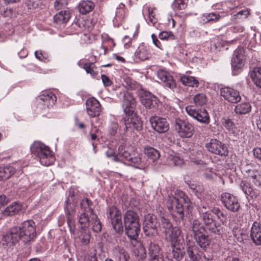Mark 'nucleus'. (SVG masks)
<instances>
[{
  "label": "nucleus",
  "instance_id": "obj_1",
  "mask_svg": "<svg viewBox=\"0 0 261 261\" xmlns=\"http://www.w3.org/2000/svg\"><path fill=\"white\" fill-rule=\"evenodd\" d=\"M36 237V224L31 220L24 221L19 226L12 227L3 237L7 245L14 244L21 239L25 243L33 242Z\"/></svg>",
  "mask_w": 261,
  "mask_h": 261
},
{
  "label": "nucleus",
  "instance_id": "obj_2",
  "mask_svg": "<svg viewBox=\"0 0 261 261\" xmlns=\"http://www.w3.org/2000/svg\"><path fill=\"white\" fill-rule=\"evenodd\" d=\"M166 205L172 217L177 221L182 220L184 212L189 213L193 207L189 198L180 190L176 191L174 195L168 196Z\"/></svg>",
  "mask_w": 261,
  "mask_h": 261
},
{
  "label": "nucleus",
  "instance_id": "obj_3",
  "mask_svg": "<svg viewBox=\"0 0 261 261\" xmlns=\"http://www.w3.org/2000/svg\"><path fill=\"white\" fill-rule=\"evenodd\" d=\"M92 202L88 198L83 199L80 203V215L78 222L80 225L77 229V237L83 243L89 242L90 236L88 228L89 226V217L95 214L91 207Z\"/></svg>",
  "mask_w": 261,
  "mask_h": 261
},
{
  "label": "nucleus",
  "instance_id": "obj_4",
  "mask_svg": "<svg viewBox=\"0 0 261 261\" xmlns=\"http://www.w3.org/2000/svg\"><path fill=\"white\" fill-rule=\"evenodd\" d=\"M135 103V100L132 94L127 91L124 92L122 108L125 114V117L124 118L125 132L129 129L140 130L142 127L140 119L134 113Z\"/></svg>",
  "mask_w": 261,
  "mask_h": 261
},
{
  "label": "nucleus",
  "instance_id": "obj_5",
  "mask_svg": "<svg viewBox=\"0 0 261 261\" xmlns=\"http://www.w3.org/2000/svg\"><path fill=\"white\" fill-rule=\"evenodd\" d=\"M30 149L33 155L35 156L40 164L48 166L52 165L55 158L49 149L40 141H35L31 146Z\"/></svg>",
  "mask_w": 261,
  "mask_h": 261
},
{
  "label": "nucleus",
  "instance_id": "obj_6",
  "mask_svg": "<svg viewBox=\"0 0 261 261\" xmlns=\"http://www.w3.org/2000/svg\"><path fill=\"white\" fill-rule=\"evenodd\" d=\"M124 223L126 233L128 237L136 240L140 231L139 218L137 213L132 211H127L124 216Z\"/></svg>",
  "mask_w": 261,
  "mask_h": 261
},
{
  "label": "nucleus",
  "instance_id": "obj_7",
  "mask_svg": "<svg viewBox=\"0 0 261 261\" xmlns=\"http://www.w3.org/2000/svg\"><path fill=\"white\" fill-rule=\"evenodd\" d=\"M76 200L74 197L73 191L70 190L65 202V212L67 219V223L71 233L77 236V230H76L74 221L75 216L74 206Z\"/></svg>",
  "mask_w": 261,
  "mask_h": 261
},
{
  "label": "nucleus",
  "instance_id": "obj_8",
  "mask_svg": "<svg viewBox=\"0 0 261 261\" xmlns=\"http://www.w3.org/2000/svg\"><path fill=\"white\" fill-rule=\"evenodd\" d=\"M192 228L196 242L200 248L206 250L210 246L211 240L203 224L198 220L195 219L193 221Z\"/></svg>",
  "mask_w": 261,
  "mask_h": 261
},
{
  "label": "nucleus",
  "instance_id": "obj_9",
  "mask_svg": "<svg viewBox=\"0 0 261 261\" xmlns=\"http://www.w3.org/2000/svg\"><path fill=\"white\" fill-rule=\"evenodd\" d=\"M107 217L111 220L113 227L118 233L123 231V225L121 220V212L115 206H112L107 209Z\"/></svg>",
  "mask_w": 261,
  "mask_h": 261
},
{
  "label": "nucleus",
  "instance_id": "obj_10",
  "mask_svg": "<svg viewBox=\"0 0 261 261\" xmlns=\"http://www.w3.org/2000/svg\"><path fill=\"white\" fill-rule=\"evenodd\" d=\"M158 222L154 215L148 214L144 217L143 230L146 236L154 238L157 236Z\"/></svg>",
  "mask_w": 261,
  "mask_h": 261
},
{
  "label": "nucleus",
  "instance_id": "obj_11",
  "mask_svg": "<svg viewBox=\"0 0 261 261\" xmlns=\"http://www.w3.org/2000/svg\"><path fill=\"white\" fill-rule=\"evenodd\" d=\"M221 201L228 210L237 212L240 208V204L236 196L228 192H224L221 195Z\"/></svg>",
  "mask_w": 261,
  "mask_h": 261
},
{
  "label": "nucleus",
  "instance_id": "obj_12",
  "mask_svg": "<svg viewBox=\"0 0 261 261\" xmlns=\"http://www.w3.org/2000/svg\"><path fill=\"white\" fill-rule=\"evenodd\" d=\"M207 150L211 153L221 156L228 155V150L225 144L217 139H211L205 145Z\"/></svg>",
  "mask_w": 261,
  "mask_h": 261
},
{
  "label": "nucleus",
  "instance_id": "obj_13",
  "mask_svg": "<svg viewBox=\"0 0 261 261\" xmlns=\"http://www.w3.org/2000/svg\"><path fill=\"white\" fill-rule=\"evenodd\" d=\"M185 109L187 114L197 121L204 124L210 122L209 115L205 110H196L192 106H187Z\"/></svg>",
  "mask_w": 261,
  "mask_h": 261
},
{
  "label": "nucleus",
  "instance_id": "obj_14",
  "mask_svg": "<svg viewBox=\"0 0 261 261\" xmlns=\"http://www.w3.org/2000/svg\"><path fill=\"white\" fill-rule=\"evenodd\" d=\"M175 128L181 138H190L193 135L194 127L189 122L182 120L176 121Z\"/></svg>",
  "mask_w": 261,
  "mask_h": 261
},
{
  "label": "nucleus",
  "instance_id": "obj_15",
  "mask_svg": "<svg viewBox=\"0 0 261 261\" xmlns=\"http://www.w3.org/2000/svg\"><path fill=\"white\" fill-rule=\"evenodd\" d=\"M86 111L90 117H98L101 112V107L99 102L94 97H90L86 101Z\"/></svg>",
  "mask_w": 261,
  "mask_h": 261
},
{
  "label": "nucleus",
  "instance_id": "obj_16",
  "mask_svg": "<svg viewBox=\"0 0 261 261\" xmlns=\"http://www.w3.org/2000/svg\"><path fill=\"white\" fill-rule=\"evenodd\" d=\"M149 121L152 128L159 133H164L169 129V123L164 118L153 116Z\"/></svg>",
  "mask_w": 261,
  "mask_h": 261
},
{
  "label": "nucleus",
  "instance_id": "obj_17",
  "mask_svg": "<svg viewBox=\"0 0 261 261\" xmlns=\"http://www.w3.org/2000/svg\"><path fill=\"white\" fill-rule=\"evenodd\" d=\"M220 94L226 100L231 103H237L241 99L239 92L229 87L222 88Z\"/></svg>",
  "mask_w": 261,
  "mask_h": 261
},
{
  "label": "nucleus",
  "instance_id": "obj_18",
  "mask_svg": "<svg viewBox=\"0 0 261 261\" xmlns=\"http://www.w3.org/2000/svg\"><path fill=\"white\" fill-rule=\"evenodd\" d=\"M245 62L244 49L243 47L237 48L233 53L231 64L233 70L242 68Z\"/></svg>",
  "mask_w": 261,
  "mask_h": 261
},
{
  "label": "nucleus",
  "instance_id": "obj_19",
  "mask_svg": "<svg viewBox=\"0 0 261 261\" xmlns=\"http://www.w3.org/2000/svg\"><path fill=\"white\" fill-rule=\"evenodd\" d=\"M140 100L142 105L146 108L148 109L154 107L158 102V99L156 96L147 91L142 92L140 96Z\"/></svg>",
  "mask_w": 261,
  "mask_h": 261
},
{
  "label": "nucleus",
  "instance_id": "obj_20",
  "mask_svg": "<svg viewBox=\"0 0 261 261\" xmlns=\"http://www.w3.org/2000/svg\"><path fill=\"white\" fill-rule=\"evenodd\" d=\"M150 55L149 47L144 43L140 44L137 48L134 59L137 61H145L149 58Z\"/></svg>",
  "mask_w": 261,
  "mask_h": 261
},
{
  "label": "nucleus",
  "instance_id": "obj_21",
  "mask_svg": "<svg viewBox=\"0 0 261 261\" xmlns=\"http://www.w3.org/2000/svg\"><path fill=\"white\" fill-rule=\"evenodd\" d=\"M37 100L42 103L47 108L52 107L56 102L57 97L56 95L51 92H45L44 93L39 95L37 98Z\"/></svg>",
  "mask_w": 261,
  "mask_h": 261
},
{
  "label": "nucleus",
  "instance_id": "obj_22",
  "mask_svg": "<svg viewBox=\"0 0 261 261\" xmlns=\"http://www.w3.org/2000/svg\"><path fill=\"white\" fill-rule=\"evenodd\" d=\"M157 76L161 82L164 83L165 86L171 89L175 88V84L172 76L167 71L160 70L157 72Z\"/></svg>",
  "mask_w": 261,
  "mask_h": 261
},
{
  "label": "nucleus",
  "instance_id": "obj_23",
  "mask_svg": "<svg viewBox=\"0 0 261 261\" xmlns=\"http://www.w3.org/2000/svg\"><path fill=\"white\" fill-rule=\"evenodd\" d=\"M199 249L194 242L188 241L187 242V253L188 257L192 261H199L200 255Z\"/></svg>",
  "mask_w": 261,
  "mask_h": 261
},
{
  "label": "nucleus",
  "instance_id": "obj_24",
  "mask_svg": "<svg viewBox=\"0 0 261 261\" xmlns=\"http://www.w3.org/2000/svg\"><path fill=\"white\" fill-rule=\"evenodd\" d=\"M250 236L253 242L257 245H261V223H253L250 231Z\"/></svg>",
  "mask_w": 261,
  "mask_h": 261
},
{
  "label": "nucleus",
  "instance_id": "obj_25",
  "mask_svg": "<svg viewBox=\"0 0 261 261\" xmlns=\"http://www.w3.org/2000/svg\"><path fill=\"white\" fill-rule=\"evenodd\" d=\"M113 254L117 261H130L128 253L121 246H116L113 250Z\"/></svg>",
  "mask_w": 261,
  "mask_h": 261
},
{
  "label": "nucleus",
  "instance_id": "obj_26",
  "mask_svg": "<svg viewBox=\"0 0 261 261\" xmlns=\"http://www.w3.org/2000/svg\"><path fill=\"white\" fill-rule=\"evenodd\" d=\"M180 81L185 86L197 88L199 86L198 78L187 74H182L180 76Z\"/></svg>",
  "mask_w": 261,
  "mask_h": 261
},
{
  "label": "nucleus",
  "instance_id": "obj_27",
  "mask_svg": "<svg viewBox=\"0 0 261 261\" xmlns=\"http://www.w3.org/2000/svg\"><path fill=\"white\" fill-rule=\"evenodd\" d=\"M206 228L211 233L218 236H222L224 232V228L220 224L214 220L205 225Z\"/></svg>",
  "mask_w": 261,
  "mask_h": 261
},
{
  "label": "nucleus",
  "instance_id": "obj_28",
  "mask_svg": "<svg viewBox=\"0 0 261 261\" xmlns=\"http://www.w3.org/2000/svg\"><path fill=\"white\" fill-rule=\"evenodd\" d=\"M222 125L228 131L229 134H232L234 136H237L239 135V130L231 119L228 118L223 119Z\"/></svg>",
  "mask_w": 261,
  "mask_h": 261
},
{
  "label": "nucleus",
  "instance_id": "obj_29",
  "mask_svg": "<svg viewBox=\"0 0 261 261\" xmlns=\"http://www.w3.org/2000/svg\"><path fill=\"white\" fill-rule=\"evenodd\" d=\"M70 18V13L68 10L61 11L54 17V20L57 23H66Z\"/></svg>",
  "mask_w": 261,
  "mask_h": 261
},
{
  "label": "nucleus",
  "instance_id": "obj_30",
  "mask_svg": "<svg viewBox=\"0 0 261 261\" xmlns=\"http://www.w3.org/2000/svg\"><path fill=\"white\" fill-rule=\"evenodd\" d=\"M148 250L149 257L162 254L161 247L151 239L147 240Z\"/></svg>",
  "mask_w": 261,
  "mask_h": 261
},
{
  "label": "nucleus",
  "instance_id": "obj_31",
  "mask_svg": "<svg viewBox=\"0 0 261 261\" xmlns=\"http://www.w3.org/2000/svg\"><path fill=\"white\" fill-rule=\"evenodd\" d=\"M144 153L153 162L157 161L160 156L159 151L150 146H145L144 148Z\"/></svg>",
  "mask_w": 261,
  "mask_h": 261
},
{
  "label": "nucleus",
  "instance_id": "obj_32",
  "mask_svg": "<svg viewBox=\"0 0 261 261\" xmlns=\"http://www.w3.org/2000/svg\"><path fill=\"white\" fill-rule=\"evenodd\" d=\"M250 76L254 84L261 88V67H255L250 72Z\"/></svg>",
  "mask_w": 261,
  "mask_h": 261
},
{
  "label": "nucleus",
  "instance_id": "obj_33",
  "mask_svg": "<svg viewBox=\"0 0 261 261\" xmlns=\"http://www.w3.org/2000/svg\"><path fill=\"white\" fill-rule=\"evenodd\" d=\"M94 4L90 1H84L79 5V12L83 14H85L91 12L94 8Z\"/></svg>",
  "mask_w": 261,
  "mask_h": 261
},
{
  "label": "nucleus",
  "instance_id": "obj_34",
  "mask_svg": "<svg viewBox=\"0 0 261 261\" xmlns=\"http://www.w3.org/2000/svg\"><path fill=\"white\" fill-rule=\"evenodd\" d=\"M21 210V205L15 202L7 207L2 213L6 216H13L17 214Z\"/></svg>",
  "mask_w": 261,
  "mask_h": 261
},
{
  "label": "nucleus",
  "instance_id": "obj_35",
  "mask_svg": "<svg viewBox=\"0 0 261 261\" xmlns=\"http://www.w3.org/2000/svg\"><path fill=\"white\" fill-rule=\"evenodd\" d=\"M16 171L12 166L0 167V180H5L10 178Z\"/></svg>",
  "mask_w": 261,
  "mask_h": 261
},
{
  "label": "nucleus",
  "instance_id": "obj_36",
  "mask_svg": "<svg viewBox=\"0 0 261 261\" xmlns=\"http://www.w3.org/2000/svg\"><path fill=\"white\" fill-rule=\"evenodd\" d=\"M129 162L130 165L140 169H144L146 166L140 155L137 153L133 154Z\"/></svg>",
  "mask_w": 261,
  "mask_h": 261
},
{
  "label": "nucleus",
  "instance_id": "obj_37",
  "mask_svg": "<svg viewBox=\"0 0 261 261\" xmlns=\"http://www.w3.org/2000/svg\"><path fill=\"white\" fill-rule=\"evenodd\" d=\"M83 68L86 71L87 74H90L93 77H95L98 74L97 67L92 62H85Z\"/></svg>",
  "mask_w": 261,
  "mask_h": 261
},
{
  "label": "nucleus",
  "instance_id": "obj_38",
  "mask_svg": "<svg viewBox=\"0 0 261 261\" xmlns=\"http://www.w3.org/2000/svg\"><path fill=\"white\" fill-rule=\"evenodd\" d=\"M221 17L219 13L216 12L203 14L201 16V20L203 23H207L218 21Z\"/></svg>",
  "mask_w": 261,
  "mask_h": 261
},
{
  "label": "nucleus",
  "instance_id": "obj_39",
  "mask_svg": "<svg viewBox=\"0 0 261 261\" xmlns=\"http://www.w3.org/2000/svg\"><path fill=\"white\" fill-rule=\"evenodd\" d=\"M240 187L243 192L246 196H250L251 197L255 196V192L250 184L246 181H242Z\"/></svg>",
  "mask_w": 261,
  "mask_h": 261
},
{
  "label": "nucleus",
  "instance_id": "obj_40",
  "mask_svg": "<svg viewBox=\"0 0 261 261\" xmlns=\"http://www.w3.org/2000/svg\"><path fill=\"white\" fill-rule=\"evenodd\" d=\"M89 218V225H91L92 230L96 232H100L101 230V224L96 215H92Z\"/></svg>",
  "mask_w": 261,
  "mask_h": 261
},
{
  "label": "nucleus",
  "instance_id": "obj_41",
  "mask_svg": "<svg viewBox=\"0 0 261 261\" xmlns=\"http://www.w3.org/2000/svg\"><path fill=\"white\" fill-rule=\"evenodd\" d=\"M170 231L171 233L169 234V239L171 246L176 245L178 241L179 237L181 233V230L178 227H174L172 228Z\"/></svg>",
  "mask_w": 261,
  "mask_h": 261
},
{
  "label": "nucleus",
  "instance_id": "obj_42",
  "mask_svg": "<svg viewBox=\"0 0 261 261\" xmlns=\"http://www.w3.org/2000/svg\"><path fill=\"white\" fill-rule=\"evenodd\" d=\"M193 100L196 107H202L205 105L207 101L205 94L202 93L196 94L194 96Z\"/></svg>",
  "mask_w": 261,
  "mask_h": 261
},
{
  "label": "nucleus",
  "instance_id": "obj_43",
  "mask_svg": "<svg viewBox=\"0 0 261 261\" xmlns=\"http://www.w3.org/2000/svg\"><path fill=\"white\" fill-rule=\"evenodd\" d=\"M251 105L249 102H242L238 105L235 108V112L239 114H245L250 112Z\"/></svg>",
  "mask_w": 261,
  "mask_h": 261
},
{
  "label": "nucleus",
  "instance_id": "obj_44",
  "mask_svg": "<svg viewBox=\"0 0 261 261\" xmlns=\"http://www.w3.org/2000/svg\"><path fill=\"white\" fill-rule=\"evenodd\" d=\"M211 212L215 214L218 220L222 223L223 225H226L227 223L228 219L227 215L219 208L218 207H213Z\"/></svg>",
  "mask_w": 261,
  "mask_h": 261
},
{
  "label": "nucleus",
  "instance_id": "obj_45",
  "mask_svg": "<svg viewBox=\"0 0 261 261\" xmlns=\"http://www.w3.org/2000/svg\"><path fill=\"white\" fill-rule=\"evenodd\" d=\"M251 172L249 177V181L253 182L258 188L261 190V176L257 172L254 173L253 171L248 170Z\"/></svg>",
  "mask_w": 261,
  "mask_h": 261
},
{
  "label": "nucleus",
  "instance_id": "obj_46",
  "mask_svg": "<svg viewBox=\"0 0 261 261\" xmlns=\"http://www.w3.org/2000/svg\"><path fill=\"white\" fill-rule=\"evenodd\" d=\"M232 233L238 242H242L246 238V235L244 230L239 227L233 228Z\"/></svg>",
  "mask_w": 261,
  "mask_h": 261
},
{
  "label": "nucleus",
  "instance_id": "obj_47",
  "mask_svg": "<svg viewBox=\"0 0 261 261\" xmlns=\"http://www.w3.org/2000/svg\"><path fill=\"white\" fill-rule=\"evenodd\" d=\"M200 215L205 225L213 222L215 220L211 212L209 211H203V209H201L200 210Z\"/></svg>",
  "mask_w": 261,
  "mask_h": 261
},
{
  "label": "nucleus",
  "instance_id": "obj_48",
  "mask_svg": "<svg viewBox=\"0 0 261 261\" xmlns=\"http://www.w3.org/2000/svg\"><path fill=\"white\" fill-rule=\"evenodd\" d=\"M161 225L162 228L164 229V232L166 235L170 231L172 228H173L170 221L163 217L161 218Z\"/></svg>",
  "mask_w": 261,
  "mask_h": 261
},
{
  "label": "nucleus",
  "instance_id": "obj_49",
  "mask_svg": "<svg viewBox=\"0 0 261 261\" xmlns=\"http://www.w3.org/2000/svg\"><path fill=\"white\" fill-rule=\"evenodd\" d=\"M172 248L173 257L177 260H180L183 258L185 252L179 247H176V245L171 246Z\"/></svg>",
  "mask_w": 261,
  "mask_h": 261
},
{
  "label": "nucleus",
  "instance_id": "obj_50",
  "mask_svg": "<svg viewBox=\"0 0 261 261\" xmlns=\"http://www.w3.org/2000/svg\"><path fill=\"white\" fill-rule=\"evenodd\" d=\"M168 160L171 165L174 166H180L184 164L183 160L176 155H170Z\"/></svg>",
  "mask_w": 261,
  "mask_h": 261
},
{
  "label": "nucleus",
  "instance_id": "obj_51",
  "mask_svg": "<svg viewBox=\"0 0 261 261\" xmlns=\"http://www.w3.org/2000/svg\"><path fill=\"white\" fill-rule=\"evenodd\" d=\"M250 15L249 11L248 9H244L238 12L237 14L232 16L233 20L244 19Z\"/></svg>",
  "mask_w": 261,
  "mask_h": 261
},
{
  "label": "nucleus",
  "instance_id": "obj_52",
  "mask_svg": "<svg viewBox=\"0 0 261 261\" xmlns=\"http://www.w3.org/2000/svg\"><path fill=\"white\" fill-rule=\"evenodd\" d=\"M138 246L134 250V253L138 257V259H143L146 257V251L145 248L141 244L138 243Z\"/></svg>",
  "mask_w": 261,
  "mask_h": 261
},
{
  "label": "nucleus",
  "instance_id": "obj_53",
  "mask_svg": "<svg viewBox=\"0 0 261 261\" xmlns=\"http://www.w3.org/2000/svg\"><path fill=\"white\" fill-rule=\"evenodd\" d=\"M106 153L108 158H112L114 161L118 162L121 161L118 157V155L116 154V151L113 148H109Z\"/></svg>",
  "mask_w": 261,
  "mask_h": 261
},
{
  "label": "nucleus",
  "instance_id": "obj_54",
  "mask_svg": "<svg viewBox=\"0 0 261 261\" xmlns=\"http://www.w3.org/2000/svg\"><path fill=\"white\" fill-rule=\"evenodd\" d=\"M119 128V125L115 121H111L109 126V133L111 136H115Z\"/></svg>",
  "mask_w": 261,
  "mask_h": 261
},
{
  "label": "nucleus",
  "instance_id": "obj_55",
  "mask_svg": "<svg viewBox=\"0 0 261 261\" xmlns=\"http://www.w3.org/2000/svg\"><path fill=\"white\" fill-rule=\"evenodd\" d=\"M159 38L161 40H173L174 38V35L171 32L163 31L159 34Z\"/></svg>",
  "mask_w": 261,
  "mask_h": 261
},
{
  "label": "nucleus",
  "instance_id": "obj_56",
  "mask_svg": "<svg viewBox=\"0 0 261 261\" xmlns=\"http://www.w3.org/2000/svg\"><path fill=\"white\" fill-rule=\"evenodd\" d=\"M133 154L129 153L128 151L126 150H124L123 152H122L121 150H120L118 157L121 160V161H119V162H122L123 160L122 158L125 160L126 161H129L130 160H131V158Z\"/></svg>",
  "mask_w": 261,
  "mask_h": 261
},
{
  "label": "nucleus",
  "instance_id": "obj_57",
  "mask_svg": "<svg viewBox=\"0 0 261 261\" xmlns=\"http://www.w3.org/2000/svg\"><path fill=\"white\" fill-rule=\"evenodd\" d=\"M67 5V0H56L54 3V7L59 10L65 8Z\"/></svg>",
  "mask_w": 261,
  "mask_h": 261
},
{
  "label": "nucleus",
  "instance_id": "obj_58",
  "mask_svg": "<svg viewBox=\"0 0 261 261\" xmlns=\"http://www.w3.org/2000/svg\"><path fill=\"white\" fill-rule=\"evenodd\" d=\"M230 30L234 33H241L244 31V27L241 24L236 23L229 28Z\"/></svg>",
  "mask_w": 261,
  "mask_h": 261
},
{
  "label": "nucleus",
  "instance_id": "obj_59",
  "mask_svg": "<svg viewBox=\"0 0 261 261\" xmlns=\"http://www.w3.org/2000/svg\"><path fill=\"white\" fill-rule=\"evenodd\" d=\"M25 5L30 10L36 9L38 6V4L34 0H26Z\"/></svg>",
  "mask_w": 261,
  "mask_h": 261
},
{
  "label": "nucleus",
  "instance_id": "obj_60",
  "mask_svg": "<svg viewBox=\"0 0 261 261\" xmlns=\"http://www.w3.org/2000/svg\"><path fill=\"white\" fill-rule=\"evenodd\" d=\"M1 14L5 17H12L14 16V11L12 9H6L1 12Z\"/></svg>",
  "mask_w": 261,
  "mask_h": 261
},
{
  "label": "nucleus",
  "instance_id": "obj_61",
  "mask_svg": "<svg viewBox=\"0 0 261 261\" xmlns=\"http://www.w3.org/2000/svg\"><path fill=\"white\" fill-rule=\"evenodd\" d=\"M253 153L254 158L261 162V147H256L254 148Z\"/></svg>",
  "mask_w": 261,
  "mask_h": 261
},
{
  "label": "nucleus",
  "instance_id": "obj_62",
  "mask_svg": "<svg viewBox=\"0 0 261 261\" xmlns=\"http://www.w3.org/2000/svg\"><path fill=\"white\" fill-rule=\"evenodd\" d=\"M101 78L104 86H110L112 85V82L108 76L102 74L101 76Z\"/></svg>",
  "mask_w": 261,
  "mask_h": 261
},
{
  "label": "nucleus",
  "instance_id": "obj_63",
  "mask_svg": "<svg viewBox=\"0 0 261 261\" xmlns=\"http://www.w3.org/2000/svg\"><path fill=\"white\" fill-rule=\"evenodd\" d=\"M150 257V261H164L163 254L153 256Z\"/></svg>",
  "mask_w": 261,
  "mask_h": 261
},
{
  "label": "nucleus",
  "instance_id": "obj_64",
  "mask_svg": "<svg viewBox=\"0 0 261 261\" xmlns=\"http://www.w3.org/2000/svg\"><path fill=\"white\" fill-rule=\"evenodd\" d=\"M86 261H98L96 254L91 253L89 254Z\"/></svg>",
  "mask_w": 261,
  "mask_h": 261
}]
</instances>
